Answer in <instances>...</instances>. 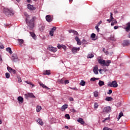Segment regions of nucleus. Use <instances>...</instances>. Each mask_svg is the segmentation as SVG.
<instances>
[{"mask_svg":"<svg viewBox=\"0 0 130 130\" xmlns=\"http://www.w3.org/2000/svg\"><path fill=\"white\" fill-rule=\"evenodd\" d=\"M26 18V22L27 25L29 27L30 29L34 28V25L35 24V20L37 19L36 16H32L31 19L29 20V19L31 18V16L28 15L27 13H24Z\"/></svg>","mask_w":130,"mask_h":130,"instance_id":"obj_1","label":"nucleus"},{"mask_svg":"<svg viewBox=\"0 0 130 130\" xmlns=\"http://www.w3.org/2000/svg\"><path fill=\"white\" fill-rule=\"evenodd\" d=\"M98 61L103 67H109L110 63H111V60H107L106 61L105 60L103 59H99Z\"/></svg>","mask_w":130,"mask_h":130,"instance_id":"obj_2","label":"nucleus"},{"mask_svg":"<svg viewBox=\"0 0 130 130\" xmlns=\"http://www.w3.org/2000/svg\"><path fill=\"white\" fill-rule=\"evenodd\" d=\"M4 12L6 16H13L14 13H13V10L9 8H4Z\"/></svg>","mask_w":130,"mask_h":130,"instance_id":"obj_3","label":"nucleus"},{"mask_svg":"<svg viewBox=\"0 0 130 130\" xmlns=\"http://www.w3.org/2000/svg\"><path fill=\"white\" fill-rule=\"evenodd\" d=\"M108 86H109V87H112V88H117L118 84H117V82L114 80L109 83Z\"/></svg>","mask_w":130,"mask_h":130,"instance_id":"obj_4","label":"nucleus"},{"mask_svg":"<svg viewBox=\"0 0 130 130\" xmlns=\"http://www.w3.org/2000/svg\"><path fill=\"white\" fill-rule=\"evenodd\" d=\"M103 113H109L111 112V107L110 106H107L104 108L103 110Z\"/></svg>","mask_w":130,"mask_h":130,"instance_id":"obj_5","label":"nucleus"},{"mask_svg":"<svg viewBox=\"0 0 130 130\" xmlns=\"http://www.w3.org/2000/svg\"><path fill=\"white\" fill-rule=\"evenodd\" d=\"M48 49L49 51H51L52 52H56L57 51V48L53 47L52 46H48Z\"/></svg>","mask_w":130,"mask_h":130,"instance_id":"obj_6","label":"nucleus"},{"mask_svg":"<svg viewBox=\"0 0 130 130\" xmlns=\"http://www.w3.org/2000/svg\"><path fill=\"white\" fill-rule=\"evenodd\" d=\"M11 59L13 60V61H18L19 60V59L18 58V56H17V54H13L11 57Z\"/></svg>","mask_w":130,"mask_h":130,"instance_id":"obj_7","label":"nucleus"},{"mask_svg":"<svg viewBox=\"0 0 130 130\" xmlns=\"http://www.w3.org/2000/svg\"><path fill=\"white\" fill-rule=\"evenodd\" d=\"M27 9L29 10V11H35V10H36V7L33 6V5H31L30 4H28Z\"/></svg>","mask_w":130,"mask_h":130,"instance_id":"obj_8","label":"nucleus"},{"mask_svg":"<svg viewBox=\"0 0 130 130\" xmlns=\"http://www.w3.org/2000/svg\"><path fill=\"white\" fill-rule=\"evenodd\" d=\"M68 31L69 33H73L74 35H76V36H79V33H78V31L74 29H69Z\"/></svg>","mask_w":130,"mask_h":130,"instance_id":"obj_9","label":"nucleus"},{"mask_svg":"<svg viewBox=\"0 0 130 130\" xmlns=\"http://www.w3.org/2000/svg\"><path fill=\"white\" fill-rule=\"evenodd\" d=\"M93 72L95 75H98V66H95L93 67Z\"/></svg>","mask_w":130,"mask_h":130,"instance_id":"obj_10","label":"nucleus"},{"mask_svg":"<svg viewBox=\"0 0 130 130\" xmlns=\"http://www.w3.org/2000/svg\"><path fill=\"white\" fill-rule=\"evenodd\" d=\"M17 40L18 41V43L20 47H23V44H24V40L18 39Z\"/></svg>","mask_w":130,"mask_h":130,"instance_id":"obj_11","label":"nucleus"},{"mask_svg":"<svg viewBox=\"0 0 130 130\" xmlns=\"http://www.w3.org/2000/svg\"><path fill=\"white\" fill-rule=\"evenodd\" d=\"M46 20L47 22H50L52 21V17L50 15H47L46 16Z\"/></svg>","mask_w":130,"mask_h":130,"instance_id":"obj_12","label":"nucleus"},{"mask_svg":"<svg viewBox=\"0 0 130 130\" xmlns=\"http://www.w3.org/2000/svg\"><path fill=\"white\" fill-rule=\"evenodd\" d=\"M123 46H127V45H129V41L124 40L122 43Z\"/></svg>","mask_w":130,"mask_h":130,"instance_id":"obj_13","label":"nucleus"},{"mask_svg":"<svg viewBox=\"0 0 130 130\" xmlns=\"http://www.w3.org/2000/svg\"><path fill=\"white\" fill-rule=\"evenodd\" d=\"M75 40L76 41H77L78 45H81V44H82V43L81 42V40H80L78 37H75Z\"/></svg>","mask_w":130,"mask_h":130,"instance_id":"obj_14","label":"nucleus"},{"mask_svg":"<svg viewBox=\"0 0 130 130\" xmlns=\"http://www.w3.org/2000/svg\"><path fill=\"white\" fill-rule=\"evenodd\" d=\"M79 50H80V48L73 47L72 49V52L73 53H76L77 51H79Z\"/></svg>","mask_w":130,"mask_h":130,"instance_id":"obj_15","label":"nucleus"},{"mask_svg":"<svg viewBox=\"0 0 130 130\" xmlns=\"http://www.w3.org/2000/svg\"><path fill=\"white\" fill-rule=\"evenodd\" d=\"M126 27L125 28V30L126 32H129L130 31V22H128L126 24Z\"/></svg>","mask_w":130,"mask_h":130,"instance_id":"obj_16","label":"nucleus"},{"mask_svg":"<svg viewBox=\"0 0 130 130\" xmlns=\"http://www.w3.org/2000/svg\"><path fill=\"white\" fill-rule=\"evenodd\" d=\"M78 122L81 123V124H84L85 123V121H84V119L82 118H79V119L77 120Z\"/></svg>","mask_w":130,"mask_h":130,"instance_id":"obj_17","label":"nucleus"},{"mask_svg":"<svg viewBox=\"0 0 130 130\" xmlns=\"http://www.w3.org/2000/svg\"><path fill=\"white\" fill-rule=\"evenodd\" d=\"M43 75H47V76H49L50 75V70H46L44 71L43 72Z\"/></svg>","mask_w":130,"mask_h":130,"instance_id":"obj_18","label":"nucleus"},{"mask_svg":"<svg viewBox=\"0 0 130 130\" xmlns=\"http://www.w3.org/2000/svg\"><path fill=\"white\" fill-rule=\"evenodd\" d=\"M17 100L19 102V103H23L24 102V99L22 96H18Z\"/></svg>","mask_w":130,"mask_h":130,"instance_id":"obj_19","label":"nucleus"},{"mask_svg":"<svg viewBox=\"0 0 130 130\" xmlns=\"http://www.w3.org/2000/svg\"><path fill=\"white\" fill-rule=\"evenodd\" d=\"M37 122H38V123L40 125H43V124H44V123L43 122V121H42V119L39 118L37 120Z\"/></svg>","mask_w":130,"mask_h":130,"instance_id":"obj_20","label":"nucleus"},{"mask_svg":"<svg viewBox=\"0 0 130 130\" xmlns=\"http://www.w3.org/2000/svg\"><path fill=\"white\" fill-rule=\"evenodd\" d=\"M40 85L41 87H42V88H43L44 89H47V90H49V88H48L47 86H46V85H45L44 84L40 83Z\"/></svg>","mask_w":130,"mask_h":130,"instance_id":"obj_21","label":"nucleus"},{"mask_svg":"<svg viewBox=\"0 0 130 130\" xmlns=\"http://www.w3.org/2000/svg\"><path fill=\"white\" fill-rule=\"evenodd\" d=\"M106 101H112L113 100V98H112L111 96H107L105 99Z\"/></svg>","mask_w":130,"mask_h":130,"instance_id":"obj_22","label":"nucleus"},{"mask_svg":"<svg viewBox=\"0 0 130 130\" xmlns=\"http://www.w3.org/2000/svg\"><path fill=\"white\" fill-rule=\"evenodd\" d=\"M68 105H67V104H66L64 105H63L61 107L62 111H63V110H64L65 109H67V108H68Z\"/></svg>","mask_w":130,"mask_h":130,"instance_id":"obj_23","label":"nucleus"},{"mask_svg":"<svg viewBox=\"0 0 130 130\" xmlns=\"http://www.w3.org/2000/svg\"><path fill=\"white\" fill-rule=\"evenodd\" d=\"M42 109V108L40 106H37V112H40V111Z\"/></svg>","mask_w":130,"mask_h":130,"instance_id":"obj_24","label":"nucleus"},{"mask_svg":"<svg viewBox=\"0 0 130 130\" xmlns=\"http://www.w3.org/2000/svg\"><path fill=\"white\" fill-rule=\"evenodd\" d=\"M6 51L10 53V54H12L13 53V52L12 51V49H11V48L10 47L6 48Z\"/></svg>","mask_w":130,"mask_h":130,"instance_id":"obj_25","label":"nucleus"},{"mask_svg":"<svg viewBox=\"0 0 130 130\" xmlns=\"http://www.w3.org/2000/svg\"><path fill=\"white\" fill-rule=\"evenodd\" d=\"M110 19H111L112 21L116 20V19H114V18H113V14L111 12L110 13Z\"/></svg>","mask_w":130,"mask_h":130,"instance_id":"obj_26","label":"nucleus"},{"mask_svg":"<svg viewBox=\"0 0 130 130\" xmlns=\"http://www.w3.org/2000/svg\"><path fill=\"white\" fill-rule=\"evenodd\" d=\"M29 98H36L35 95L32 93H28Z\"/></svg>","mask_w":130,"mask_h":130,"instance_id":"obj_27","label":"nucleus"},{"mask_svg":"<svg viewBox=\"0 0 130 130\" xmlns=\"http://www.w3.org/2000/svg\"><path fill=\"white\" fill-rule=\"evenodd\" d=\"M30 34L31 36V37H32V38L34 39H35V38H36V35H35V34L33 32H30Z\"/></svg>","mask_w":130,"mask_h":130,"instance_id":"obj_28","label":"nucleus"},{"mask_svg":"<svg viewBox=\"0 0 130 130\" xmlns=\"http://www.w3.org/2000/svg\"><path fill=\"white\" fill-rule=\"evenodd\" d=\"M99 85L100 87H102V86H104V82L103 81L100 80L99 82Z\"/></svg>","mask_w":130,"mask_h":130,"instance_id":"obj_29","label":"nucleus"},{"mask_svg":"<svg viewBox=\"0 0 130 130\" xmlns=\"http://www.w3.org/2000/svg\"><path fill=\"white\" fill-rule=\"evenodd\" d=\"M112 22H113L111 23V26H114L115 24H117V21L116 20H112Z\"/></svg>","mask_w":130,"mask_h":130,"instance_id":"obj_30","label":"nucleus"},{"mask_svg":"<svg viewBox=\"0 0 130 130\" xmlns=\"http://www.w3.org/2000/svg\"><path fill=\"white\" fill-rule=\"evenodd\" d=\"M122 116H123V113L121 112L119 114V116H118V120H119V119H120V118H121Z\"/></svg>","mask_w":130,"mask_h":130,"instance_id":"obj_31","label":"nucleus"},{"mask_svg":"<svg viewBox=\"0 0 130 130\" xmlns=\"http://www.w3.org/2000/svg\"><path fill=\"white\" fill-rule=\"evenodd\" d=\"M58 83H59V84H63V83H64V80L63 79H61V80H58Z\"/></svg>","mask_w":130,"mask_h":130,"instance_id":"obj_32","label":"nucleus"},{"mask_svg":"<svg viewBox=\"0 0 130 130\" xmlns=\"http://www.w3.org/2000/svg\"><path fill=\"white\" fill-rule=\"evenodd\" d=\"M80 85L81 86H85L86 85V82L84 81V80H81Z\"/></svg>","mask_w":130,"mask_h":130,"instance_id":"obj_33","label":"nucleus"},{"mask_svg":"<svg viewBox=\"0 0 130 130\" xmlns=\"http://www.w3.org/2000/svg\"><path fill=\"white\" fill-rule=\"evenodd\" d=\"M94 57V55L92 53H90L87 55V58H92Z\"/></svg>","mask_w":130,"mask_h":130,"instance_id":"obj_34","label":"nucleus"},{"mask_svg":"<svg viewBox=\"0 0 130 130\" xmlns=\"http://www.w3.org/2000/svg\"><path fill=\"white\" fill-rule=\"evenodd\" d=\"M7 70L9 73H12V71H13V69L9 66H8Z\"/></svg>","mask_w":130,"mask_h":130,"instance_id":"obj_35","label":"nucleus"},{"mask_svg":"<svg viewBox=\"0 0 130 130\" xmlns=\"http://www.w3.org/2000/svg\"><path fill=\"white\" fill-rule=\"evenodd\" d=\"M5 76H6V79H9V78H10V73H6L5 74Z\"/></svg>","mask_w":130,"mask_h":130,"instance_id":"obj_36","label":"nucleus"},{"mask_svg":"<svg viewBox=\"0 0 130 130\" xmlns=\"http://www.w3.org/2000/svg\"><path fill=\"white\" fill-rule=\"evenodd\" d=\"M25 83H26V84H28V85H31V86L32 87H34V84H32V82L28 81H26Z\"/></svg>","mask_w":130,"mask_h":130,"instance_id":"obj_37","label":"nucleus"},{"mask_svg":"<svg viewBox=\"0 0 130 130\" xmlns=\"http://www.w3.org/2000/svg\"><path fill=\"white\" fill-rule=\"evenodd\" d=\"M98 107H99V105H98V103H95L94 104V108L97 109Z\"/></svg>","mask_w":130,"mask_h":130,"instance_id":"obj_38","label":"nucleus"},{"mask_svg":"<svg viewBox=\"0 0 130 130\" xmlns=\"http://www.w3.org/2000/svg\"><path fill=\"white\" fill-rule=\"evenodd\" d=\"M99 25H97L96 26H95V28L96 30V31H98V32H99V31H100V28H99Z\"/></svg>","mask_w":130,"mask_h":130,"instance_id":"obj_39","label":"nucleus"},{"mask_svg":"<svg viewBox=\"0 0 130 130\" xmlns=\"http://www.w3.org/2000/svg\"><path fill=\"white\" fill-rule=\"evenodd\" d=\"M93 94H94V97H98V91H94V92H93Z\"/></svg>","mask_w":130,"mask_h":130,"instance_id":"obj_40","label":"nucleus"},{"mask_svg":"<svg viewBox=\"0 0 130 130\" xmlns=\"http://www.w3.org/2000/svg\"><path fill=\"white\" fill-rule=\"evenodd\" d=\"M65 117H66L67 119H70L71 118V117H70V115L69 114H66L65 115Z\"/></svg>","mask_w":130,"mask_h":130,"instance_id":"obj_41","label":"nucleus"},{"mask_svg":"<svg viewBox=\"0 0 130 130\" xmlns=\"http://www.w3.org/2000/svg\"><path fill=\"white\" fill-rule=\"evenodd\" d=\"M95 37H96V34L92 33L91 35V38H93V39H94V38H95Z\"/></svg>","mask_w":130,"mask_h":130,"instance_id":"obj_42","label":"nucleus"},{"mask_svg":"<svg viewBox=\"0 0 130 130\" xmlns=\"http://www.w3.org/2000/svg\"><path fill=\"white\" fill-rule=\"evenodd\" d=\"M55 30H56V27L54 26L53 27V28H52L51 31H53L54 32V31H55Z\"/></svg>","mask_w":130,"mask_h":130,"instance_id":"obj_43","label":"nucleus"},{"mask_svg":"<svg viewBox=\"0 0 130 130\" xmlns=\"http://www.w3.org/2000/svg\"><path fill=\"white\" fill-rule=\"evenodd\" d=\"M24 97L25 99H28V98H29V93H28L27 94H24Z\"/></svg>","mask_w":130,"mask_h":130,"instance_id":"obj_44","label":"nucleus"},{"mask_svg":"<svg viewBox=\"0 0 130 130\" xmlns=\"http://www.w3.org/2000/svg\"><path fill=\"white\" fill-rule=\"evenodd\" d=\"M61 48H63L64 50H66L67 49V46L61 45Z\"/></svg>","mask_w":130,"mask_h":130,"instance_id":"obj_45","label":"nucleus"},{"mask_svg":"<svg viewBox=\"0 0 130 130\" xmlns=\"http://www.w3.org/2000/svg\"><path fill=\"white\" fill-rule=\"evenodd\" d=\"M111 40H112V41H115L116 40V39H115V38H114V37H112L110 38Z\"/></svg>","mask_w":130,"mask_h":130,"instance_id":"obj_46","label":"nucleus"},{"mask_svg":"<svg viewBox=\"0 0 130 130\" xmlns=\"http://www.w3.org/2000/svg\"><path fill=\"white\" fill-rule=\"evenodd\" d=\"M96 80H97V78H91L90 79V81H92L93 82L95 81Z\"/></svg>","mask_w":130,"mask_h":130,"instance_id":"obj_47","label":"nucleus"},{"mask_svg":"<svg viewBox=\"0 0 130 130\" xmlns=\"http://www.w3.org/2000/svg\"><path fill=\"white\" fill-rule=\"evenodd\" d=\"M54 33V32H53L52 31L50 30L49 34H50V36H53Z\"/></svg>","mask_w":130,"mask_h":130,"instance_id":"obj_48","label":"nucleus"},{"mask_svg":"<svg viewBox=\"0 0 130 130\" xmlns=\"http://www.w3.org/2000/svg\"><path fill=\"white\" fill-rule=\"evenodd\" d=\"M112 90L109 89V92H108V94H109V95H110V94H112Z\"/></svg>","mask_w":130,"mask_h":130,"instance_id":"obj_49","label":"nucleus"},{"mask_svg":"<svg viewBox=\"0 0 130 130\" xmlns=\"http://www.w3.org/2000/svg\"><path fill=\"white\" fill-rule=\"evenodd\" d=\"M61 45H60V44H58V45H57V47H58V49H60V48H61Z\"/></svg>","mask_w":130,"mask_h":130,"instance_id":"obj_50","label":"nucleus"},{"mask_svg":"<svg viewBox=\"0 0 130 130\" xmlns=\"http://www.w3.org/2000/svg\"><path fill=\"white\" fill-rule=\"evenodd\" d=\"M69 83H70V81L68 80H66L64 81V84L65 85H67V84H69Z\"/></svg>","mask_w":130,"mask_h":130,"instance_id":"obj_51","label":"nucleus"},{"mask_svg":"<svg viewBox=\"0 0 130 130\" xmlns=\"http://www.w3.org/2000/svg\"><path fill=\"white\" fill-rule=\"evenodd\" d=\"M4 48V45H2V43H0V49H3Z\"/></svg>","mask_w":130,"mask_h":130,"instance_id":"obj_52","label":"nucleus"},{"mask_svg":"<svg viewBox=\"0 0 130 130\" xmlns=\"http://www.w3.org/2000/svg\"><path fill=\"white\" fill-rule=\"evenodd\" d=\"M69 101H74V98H73L72 97H70L69 98Z\"/></svg>","mask_w":130,"mask_h":130,"instance_id":"obj_53","label":"nucleus"},{"mask_svg":"<svg viewBox=\"0 0 130 130\" xmlns=\"http://www.w3.org/2000/svg\"><path fill=\"white\" fill-rule=\"evenodd\" d=\"M12 73L13 74H16V73H17V71H16L15 70L12 69Z\"/></svg>","mask_w":130,"mask_h":130,"instance_id":"obj_54","label":"nucleus"},{"mask_svg":"<svg viewBox=\"0 0 130 130\" xmlns=\"http://www.w3.org/2000/svg\"><path fill=\"white\" fill-rule=\"evenodd\" d=\"M102 24V21H101V20L98 22V23L97 25H98V26H100V24Z\"/></svg>","mask_w":130,"mask_h":130,"instance_id":"obj_55","label":"nucleus"},{"mask_svg":"<svg viewBox=\"0 0 130 130\" xmlns=\"http://www.w3.org/2000/svg\"><path fill=\"white\" fill-rule=\"evenodd\" d=\"M107 21L108 22V23H111V22H112V20L110 19H107Z\"/></svg>","mask_w":130,"mask_h":130,"instance_id":"obj_56","label":"nucleus"},{"mask_svg":"<svg viewBox=\"0 0 130 130\" xmlns=\"http://www.w3.org/2000/svg\"><path fill=\"white\" fill-rule=\"evenodd\" d=\"M114 29H115V30H116V29H118V26H115L114 27Z\"/></svg>","mask_w":130,"mask_h":130,"instance_id":"obj_57","label":"nucleus"},{"mask_svg":"<svg viewBox=\"0 0 130 130\" xmlns=\"http://www.w3.org/2000/svg\"><path fill=\"white\" fill-rule=\"evenodd\" d=\"M18 82H19V83H21V82H22V79H21L20 78H18Z\"/></svg>","mask_w":130,"mask_h":130,"instance_id":"obj_58","label":"nucleus"},{"mask_svg":"<svg viewBox=\"0 0 130 130\" xmlns=\"http://www.w3.org/2000/svg\"><path fill=\"white\" fill-rule=\"evenodd\" d=\"M72 111L73 113H75V112H76V110H75V109H72Z\"/></svg>","mask_w":130,"mask_h":130,"instance_id":"obj_59","label":"nucleus"},{"mask_svg":"<svg viewBox=\"0 0 130 130\" xmlns=\"http://www.w3.org/2000/svg\"><path fill=\"white\" fill-rule=\"evenodd\" d=\"M114 12L115 14H117V13H118V12H117V10H114Z\"/></svg>","mask_w":130,"mask_h":130,"instance_id":"obj_60","label":"nucleus"},{"mask_svg":"<svg viewBox=\"0 0 130 130\" xmlns=\"http://www.w3.org/2000/svg\"><path fill=\"white\" fill-rule=\"evenodd\" d=\"M103 130H107V127H105Z\"/></svg>","mask_w":130,"mask_h":130,"instance_id":"obj_61","label":"nucleus"},{"mask_svg":"<svg viewBox=\"0 0 130 130\" xmlns=\"http://www.w3.org/2000/svg\"><path fill=\"white\" fill-rule=\"evenodd\" d=\"M65 128H67V129H69L68 126H64Z\"/></svg>","mask_w":130,"mask_h":130,"instance_id":"obj_62","label":"nucleus"},{"mask_svg":"<svg viewBox=\"0 0 130 130\" xmlns=\"http://www.w3.org/2000/svg\"><path fill=\"white\" fill-rule=\"evenodd\" d=\"M107 130H112V129L110 128H108L107 127Z\"/></svg>","mask_w":130,"mask_h":130,"instance_id":"obj_63","label":"nucleus"},{"mask_svg":"<svg viewBox=\"0 0 130 130\" xmlns=\"http://www.w3.org/2000/svg\"><path fill=\"white\" fill-rule=\"evenodd\" d=\"M102 71V69H100L99 70V72H100V73L101 74V71Z\"/></svg>","mask_w":130,"mask_h":130,"instance_id":"obj_64","label":"nucleus"}]
</instances>
